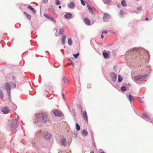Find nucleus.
Masks as SVG:
<instances>
[{"label": "nucleus", "mask_w": 153, "mask_h": 153, "mask_svg": "<svg viewBox=\"0 0 153 153\" xmlns=\"http://www.w3.org/2000/svg\"><path fill=\"white\" fill-rule=\"evenodd\" d=\"M36 117L38 122L43 123L47 121V115L45 113H39L36 115Z\"/></svg>", "instance_id": "nucleus-1"}, {"label": "nucleus", "mask_w": 153, "mask_h": 153, "mask_svg": "<svg viewBox=\"0 0 153 153\" xmlns=\"http://www.w3.org/2000/svg\"><path fill=\"white\" fill-rule=\"evenodd\" d=\"M10 126L11 128L13 129L17 128L18 126L17 121L16 119L13 120L10 125Z\"/></svg>", "instance_id": "nucleus-2"}, {"label": "nucleus", "mask_w": 153, "mask_h": 153, "mask_svg": "<svg viewBox=\"0 0 153 153\" xmlns=\"http://www.w3.org/2000/svg\"><path fill=\"white\" fill-rule=\"evenodd\" d=\"M146 76L143 75H138L135 76L134 79L135 80L142 81L144 79Z\"/></svg>", "instance_id": "nucleus-3"}, {"label": "nucleus", "mask_w": 153, "mask_h": 153, "mask_svg": "<svg viewBox=\"0 0 153 153\" xmlns=\"http://www.w3.org/2000/svg\"><path fill=\"white\" fill-rule=\"evenodd\" d=\"M4 86H5V89L7 91L8 95L10 96V88L9 84L8 83H6L4 84Z\"/></svg>", "instance_id": "nucleus-4"}, {"label": "nucleus", "mask_w": 153, "mask_h": 153, "mask_svg": "<svg viewBox=\"0 0 153 153\" xmlns=\"http://www.w3.org/2000/svg\"><path fill=\"white\" fill-rule=\"evenodd\" d=\"M44 135V138L47 140H49L51 138V135L48 132H45Z\"/></svg>", "instance_id": "nucleus-5"}, {"label": "nucleus", "mask_w": 153, "mask_h": 153, "mask_svg": "<svg viewBox=\"0 0 153 153\" xmlns=\"http://www.w3.org/2000/svg\"><path fill=\"white\" fill-rule=\"evenodd\" d=\"M110 76L112 78V79L113 81L115 82L116 81L117 78V75H115L112 72L110 74Z\"/></svg>", "instance_id": "nucleus-6"}, {"label": "nucleus", "mask_w": 153, "mask_h": 153, "mask_svg": "<svg viewBox=\"0 0 153 153\" xmlns=\"http://www.w3.org/2000/svg\"><path fill=\"white\" fill-rule=\"evenodd\" d=\"M60 142L63 146H65L67 144V143L66 141L65 138L63 137H62Z\"/></svg>", "instance_id": "nucleus-7"}, {"label": "nucleus", "mask_w": 153, "mask_h": 153, "mask_svg": "<svg viewBox=\"0 0 153 153\" xmlns=\"http://www.w3.org/2000/svg\"><path fill=\"white\" fill-rule=\"evenodd\" d=\"M53 113L55 116L61 117L63 115V114L62 113L57 110H56L53 112Z\"/></svg>", "instance_id": "nucleus-8"}, {"label": "nucleus", "mask_w": 153, "mask_h": 153, "mask_svg": "<svg viewBox=\"0 0 153 153\" xmlns=\"http://www.w3.org/2000/svg\"><path fill=\"white\" fill-rule=\"evenodd\" d=\"M82 116L83 117L84 120L86 121V122H88V117L87 115L86 111H83L82 112Z\"/></svg>", "instance_id": "nucleus-9"}, {"label": "nucleus", "mask_w": 153, "mask_h": 153, "mask_svg": "<svg viewBox=\"0 0 153 153\" xmlns=\"http://www.w3.org/2000/svg\"><path fill=\"white\" fill-rule=\"evenodd\" d=\"M2 111L4 114H7L10 111L9 109L7 107H5L3 108L2 110Z\"/></svg>", "instance_id": "nucleus-10"}, {"label": "nucleus", "mask_w": 153, "mask_h": 153, "mask_svg": "<svg viewBox=\"0 0 153 153\" xmlns=\"http://www.w3.org/2000/svg\"><path fill=\"white\" fill-rule=\"evenodd\" d=\"M84 22L87 25H89L90 23V20L87 17L84 19Z\"/></svg>", "instance_id": "nucleus-11"}, {"label": "nucleus", "mask_w": 153, "mask_h": 153, "mask_svg": "<svg viewBox=\"0 0 153 153\" xmlns=\"http://www.w3.org/2000/svg\"><path fill=\"white\" fill-rule=\"evenodd\" d=\"M109 18V15L107 13H105L104 14L103 20L105 21H107V19Z\"/></svg>", "instance_id": "nucleus-12"}, {"label": "nucleus", "mask_w": 153, "mask_h": 153, "mask_svg": "<svg viewBox=\"0 0 153 153\" xmlns=\"http://www.w3.org/2000/svg\"><path fill=\"white\" fill-rule=\"evenodd\" d=\"M68 7L70 8H74L75 7L74 3L72 1L71 2V3L68 4Z\"/></svg>", "instance_id": "nucleus-13"}, {"label": "nucleus", "mask_w": 153, "mask_h": 153, "mask_svg": "<svg viewBox=\"0 0 153 153\" xmlns=\"http://www.w3.org/2000/svg\"><path fill=\"white\" fill-rule=\"evenodd\" d=\"M72 14L71 13H67L64 16L66 19H69L71 18Z\"/></svg>", "instance_id": "nucleus-14"}, {"label": "nucleus", "mask_w": 153, "mask_h": 153, "mask_svg": "<svg viewBox=\"0 0 153 153\" xmlns=\"http://www.w3.org/2000/svg\"><path fill=\"white\" fill-rule=\"evenodd\" d=\"M66 39V36L65 35L62 36V44L63 45L65 44V41Z\"/></svg>", "instance_id": "nucleus-15"}, {"label": "nucleus", "mask_w": 153, "mask_h": 153, "mask_svg": "<svg viewBox=\"0 0 153 153\" xmlns=\"http://www.w3.org/2000/svg\"><path fill=\"white\" fill-rule=\"evenodd\" d=\"M87 4L88 8L90 12L91 13H93V12L90 5L88 3H87Z\"/></svg>", "instance_id": "nucleus-16"}, {"label": "nucleus", "mask_w": 153, "mask_h": 153, "mask_svg": "<svg viewBox=\"0 0 153 153\" xmlns=\"http://www.w3.org/2000/svg\"><path fill=\"white\" fill-rule=\"evenodd\" d=\"M102 55L105 58H107L108 56V53L105 52H103Z\"/></svg>", "instance_id": "nucleus-17"}, {"label": "nucleus", "mask_w": 153, "mask_h": 153, "mask_svg": "<svg viewBox=\"0 0 153 153\" xmlns=\"http://www.w3.org/2000/svg\"><path fill=\"white\" fill-rule=\"evenodd\" d=\"M48 19H50V20H51L52 21H53V22H54L55 23H56V20L53 17H52L50 16H49V18H48Z\"/></svg>", "instance_id": "nucleus-18"}, {"label": "nucleus", "mask_w": 153, "mask_h": 153, "mask_svg": "<svg viewBox=\"0 0 153 153\" xmlns=\"http://www.w3.org/2000/svg\"><path fill=\"white\" fill-rule=\"evenodd\" d=\"M121 4L122 6L126 7L127 6L126 3V1L125 0H123L121 1Z\"/></svg>", "instance_id": "nucleus-19"}, {"label": "nucleus", "mask_w": 153, "mask_h": 153, "mask_svg": "<svg viewBox=\"0 0 153 153\" xmlns=\"http://www.w3.org/2000/svg\"><path fill=\"white\" fill-rule=\"evenodd\" d=\"M24 13L29 19H31V16L30 15L25 12H24Z\"/></svg>", "instance_id": "nucleus-20"}, {"label": "nucleus", "mask_w": 153, "mask_h": 153, "mask_svg": "<svg viewBox=\"0 0 153 153\" xmlns=\"http://www.w3.org/2000/svg\"><path fill=\"white\" fill-rule=\"evenodd\" d=\"M64 30L62 28H60L59 30V34L63 35L64 33Z\"/></svg>", "instance_id": "nucleus-21"}, {"label": "nucleus", "mask_w": 153, "mask_h": 153, "mask_svg": "<svg viewBox=\"0 0 153 153\" xmlns=\"http://www.w3.org/2000/svg\"><path fill=\"white\" fill-rule=\"evenodd\" d=\"M82 134L83 135L86 136L88 135V132L87 131L85 130H83L82 131Z\"/></svg>", "instance_id": "nucleus-22"}, {"label": "nucleus", "mask_w": 153, "mask_h": 153, "mask_svg": "<svg viewBox=\"0 0 153 153\" xmlns=\"http://www.w3.org/2000/svg\"><path fill=\"white\" fill-rule=\"evenodd\" d=\"M28 8L30 9L31 10L33 13H36V11L34 9L32 8L30 6H28Z\"/></svg>", "instance_id": "nucleus-23"}, {"label": "nucleus", "mask_w": 153, "mask_h": 153, "mask_svg": "<svg viewBox=\"0 0 153 153\" xmlns=\"http://www.w3.org/2000/svg\"><path fill=\"white\" fill-rule=\"evenodd\" d=\"M123 80V78L122 76H121L120 75H119L118 76V82H120Z\"/></svg>", "instance_id": "nucleus-24"}, {"label": "nucleus", "mask_w": 153, "mask_h": 153, "mask_svg": "<svg viewBox=\"0 0 153 153\" xmlns=\"http://www.w3.org/2000/svg\"><path fill=\"white\" fill-rule=\"evenodd\" d=\"M129 100L130 102L131 101H132L134 99V97L132 95H131L130 94L129 95Z\"/></svg>", "instance_id": "nucleus-25"}, {"label": "nucleus", "mask_w": 153, "mask_h": 153, "mask_svg": "<svg viewBox=\"0 0 153 153\" xmlns=\"http://www.w3.org/2000/svg\"><path fill=\"white\" fill-rule=\"evenodd\" d=\"M76 128L78 131L80 129V126L77 123H76Z\"/></svg>", "instance_id": "nucleus-26"}, {"label": "nucleus", "mask_w": 153, "mask_h": 153, "mask_svg": "<svg viewBox=\"0 0 153 153\" xmlns=\"http://www.w3.org/2000/svg\"><path fill=\"white\" fill-rule=\"evenodd\" d=\"M68 42L70 45H71L72 44V42L71 39V38H68Z\"/></svg>", "instance_id": "nucleus-27"}, {"label": "nucleus", "mask_w": 153, "mask_h": 153, "mask_svg": "<svg viewBox=\"0 0 153 153\" xmlns=\"http://www.w3.org/2000/svg\"><path fill=\"white\" fill-rule=\"evenodd\" d=\"M143 117L144 118H145L146 119H149V117H148V116L147 115V114H146V113H143Z\"/></svg>", "instance_id": "nucleus-28"}, {"label": "nucleus", "mask_w": 153, "mask_h": 153, "mask_svg": "<svg viewBox=\"0 0 153 153\" xmlns=\"http://www.w3.org/2000/svg\"><path fill=\"white\" fill-rule=\"evenodd\" d=\"M55 3L56 5H59L60 4V2L59 0H55Z\"/></svg>", "instance_id": "nucleus-29"}, {"label": "nucleus", "mask_w": 153, "mask_h": 153, "mask_svg": "<svg viewBox=\"0 0 153 153\" xmlns=\"http://www.w3.org/2000/svg\"><path fill=\"white\" fill-rule=\"evenodd\" d=\"M137 98H138V100H139L142 103H143V101L142 100V98L139 97H137Z\"/></svg>", "instance_id": "nucleus-30"}, {"label": "nucleus", "mask_w": 153, "mask_h": 153, "mask_svg": "<svg viewBox=\"0 0 153 153\" xmlns=\"http://www.w3.org/2000/svg\"><path fill=\"white\" fill-rule=\"evenodd\" d=\"M121 90L123 91H125L126 90V88L125 86H123L121 87Z\"/></svg>", "instance_id": "nucleus-31"}, {"label": "nucleus", "mask_w": 153, "mask_h": 153, "mask_svg": "<svg viewBox=\"0 0 153 153\" xmlns=\"http://www.w3.org/2000/svg\"><path fill=\"white\" fill-rule=\"evenodd\" d=\"M79 55V53H78L76 54H74L73 56L75 57V59H76L77 57Z\"/></svg>", "instance_id": "nucleus-32"}, {"label": "nucleus", "mask_w": 153, "mask_h": 153, "mask_svg": "<svg viewBox=\"0 0 153 153\" xmlns=\"http://www.w3.org/2000/svg\"><path fill=\"white\" fill-rule=\"evenodd\" d=\"M63 81L65 83H66L68 82V80L65 77H64L63 79Z\"/></svg>", "instance_id": "nucleus-33"}, {"label": "nucleus", "mask_w": 153, "mask_h": 153, "mask_svg": "<svg viewBox=\"0 0 153 153\" xmlns=\"http://www.w3.org/2000/svg\"><path fill=\"white\" fill-rule=\"evenodd\" d=\"M44 16L47 19H48L49 16H50L46 14H44Z\"/></svg>", "instance_id": "nucleus-34"}, {"label": "nucleus", "mask_w": 153, "mask_h": 153, "mask_svg": "<svg viewBox=\"0 0 153 153\" xmlns=\"http://www.w3.org/2000/svg\"><path fill=\"white\" fill-rule=\"evenodd\" d=\"M81 2V4L83 5L84 6L85 5V3L84 2V1L83 0H80Z\"/></svg>", "instance_id": "nucleus-35"}, {"label": "nucleus", "mask_w": 153, "mask_h": 153, "mask_svg": "<svg viewBox=\"0 0 153 153\" xmlns=\"http://www.w3.org/2000/svg\"><path fill=\"white\" fill-rule=\"evenodd\" d=\"M45 3H47L48 2V0H42Z\"/></svg>", "instance_id": "nucleus-36"}, {"label": "nucleus", "mask_w": 153, "mask_h": 153, "mask_svg": "<svg viewBox=\"0 0 153 153\" xmlns=\"http://www.w3.org/2000/svg\"><path fill=\"white\" fill-rule=\"evenodd\" d=\"M52 12L53 14H55L56 13L55 10H52Z\"/></svg>", "instance_id": "nucleus-37"}, {"label": "nucleus", "mask_w": 153, "mask_h": 153, "mask_svg": "<svg viewBox=\"0 0 153 153\" xmlns=\"http://www.w3.org/2000/svg\"><path fill=\"white\" fill-rule=\"evenodd\" d=\"M16 84L15 83H13L12 85V86L13 88H15L16 87Z\"/></svg>", "instance_id": "nucleus-38"}, {"label": "nucleus", "mask_w": 153, "mask_h": 153, "mask_svg": "<svg viewBox=\"0 0 153 153\" xmlns=\"http://www.w3.org/2000/svg\"><path fill=\"white\" fill-rule=\"evenodd\" d=\"M111 2V0H106V2H107L108 3H110Z\"/></svg>", "instance_id": "nucleus-39"}, {"label": "nucleus", "mask_w": 153, "mask_h": 153, "mask_svg": "<svg viewBox=\"0 0 153 153\" xmlns=\"http://www.w3.org/2000/svg\"><path fill=\"white\" fill-rule=\"evenodd\" d=\"M62 97H63V99L65 100V94H64L63 93L62 94Z\"/></svg>", "instance_id": "nucleus-40"}, {"label": "nucleus", "mask_w": 153, "mask_h": 153, "mask_svg": "<svg viewBox=\"0 0 153 153\" xmlns=\"http://www.w3.org/2000/svg\"><path fill=\"white\" fill-rule=\"evenodd\" d=\"M104 32L103 31L102 32V35H101V37L102 39L103 38H104V36L103 35V34Z\"/></svg>", "instance_id": "nucleus-41"}, {"label": "nucleus", "mask_w": 153, "mask_h": 153, "mask_svg": "<svg viewBox=\"0 0 153 153\" xmlns=\"http://www.w3.org/2000/svg\"><path fill=\"white\" fill-rule=\"evenodd\" d=\"M108 31H105L104 32L105 34H107L108 33Z\"/></svg>", "instance_id": "nucleus-42"}, {"label": "nucleus", "mask_w": 153, "mask_h": 153, "mask_svg": "<svg viewBox=\"0 0 153 153\" xmlns=\"http://www.w3.org/2000/svg\"><path fill=\"white\" fill-rule=\"evenodd\" d=\"M145 19H146V21H148V20L149 19H148V18H146Z\"/></svg>", "instance_id": "nucleus-43"}, {"label": "nucleus", "mask_w": 153, "mask_h": 153, "mask_svg": "<svg viewBox=\"0 0 153 153\" xmlns=\"http://www.w3.org/2000/svg\"><path fill=\"white\" fill-rule=\"evenodd\" d=\"M90 153H94V152L93 151H92Z\"/></svg>", "instance_id": "nucleus-44"}, {"label": "nucleus", "mask_w": 153, "mask_h": 153, "mask_svg": "<svg viewBox=\"0 0 153 153\" xmlns=\"http://www.w3.org/2000/svg\"><path fill=\"white\" fill-rule=\"evenodd\" d=\"M71 64H72V65H73V68H74V65L73 64V63H71Z\"/></svg>", "instance_id": "nucleus-45"}, {"label": "nucleus", "mask_w": 153, "mask_h": 153, "mask_svg": "<svg viewBox=\"0 0 153 153\" xmlns=\"http://www.w3.org/2000/svg\"><path fill=\"white\" fill-rule=\"evenodd\" d=\"M59 9H60L61 8V6H59Z\"/></svg>", "instance_id": "nucleus-46"}, {"label": "nucleus", "mask_w": 153, "mask_h": 153, "mask_svg": "<svg viewBox=\"0 0 153 153\" xmlns=\"http://www.w3.org/2000/svg\"><path fill=\"white\" fill-rule=\"evenodd\" d=\"M80 108H81V111H82V108L81 107H80Z\"/></svg>", "instance_id": "nucleus-47"}, {"label": "nucleus", "mask_w": 153, "mask_h": 153, "mask_svg": "<svg viewBox=\"0 0 153 153\" xmlns=\"http://www.w3.org/2000/svg\"><path fill=\"white\" fill-rule=\"evenodd\" d=\"M94 146H95V148H96V145H95V144L94 143Z\"/></svg>", "instance_id": "nucleus-48"}, {"label": "nucleus", "mask_w": 153, "mask_h": 153, "mask_svg": "<svg viewBox=\"0 0 153 153\" xmlns=\"http://www.w3.org/2000/svg\"><path fill=\"white\" fill-rule=\"evenodd\" d=\"M100 153H105L104 152H101Z\"/></svg>", "instance_id": "nucleus-49"}, {"label": "nucleus", "mask_w": 153, "mask_h": 153, "mask_svg": "<svg viewBox=\"0 0 153 153\" xmlns=\"http://www.w3.org/2000/svg\"><path fill=\"white\" fill-rule=\"evenodd\" d=\"M69 61H71V59H69Z\"/></svg>", "instance_id": "nucleus-50"}]
</instances>
